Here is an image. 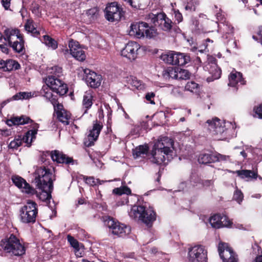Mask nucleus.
I'll use <instances>...</instances> for the list:
<instances>
[{"label":"nucleus","instance_id":"obj_1","mask_svg":"<svg viewBox=\"0 0 262 262\" xmlns=\"http://www.w3.org/2000/svg\"><path fill=\"white\" fill-rule=\"evenodd\" d=\"M52 151L43 152L40 157L43 165L37 167L34 174V182L38 188L46 192L47 198L51 197V193L53 189V181L55 180V176L51 171L52 166L50 165L49 157L51 158Z\"/></svg>","mask_w":262,"mask_h":262},{"label":"nucleus","instance_id":"obj_2","mask_svg":"<svg viewBox=\"0 0 262 262\" xmlns=\"http://www.w3.org/2000/svg\"><path fill=\"white\" fill-rule=\"evenodd\" d=\"M26 253V248L22 244L19 239L14 234L7 236L0 241V255L6 254L11 255L20 256Z\"/></svg>","mask_w":262,"mask_h":262},{"label":"nucleus","instance_id":"obj_3","mask_svg":"<svg viewBox=\"0 0 262 262\" xmlns=\"http://www.w3.org/2000/svg\"><path fill=\"white\" fill-rule=\"evenodd\" d=\"M129 215L132 218L141 221L148 228L152 226L157 218V213L154 208L148 206L146 203L133 206Z\"/></svg>","mask_w":262,"mask_h":262},{"label":"nucleus","instance_id":"obj_4","mask_svg":"<svg viewBox=\"0 0 262 262\" xmlns=\"http://www.w3.org/2000/svg\"><path fill=\"white\" fill-rule=\"evenodd\" d=\"M8 42L16 53H22L25 51L24 36L18 29L7 28L2 34L0 32V43Z\"/></svg>","mask_w":262,"mask_h":262},{"label":"nucleus","instance_id":"obj_5","mask_svg":"<svg viewBox=\"0 0 262 262\" xmlns=\"http://www.w3.org/2000/svg\"><path fill=\"white\" fill-rule=\"evenodd\" d=\"M156 30L153 27H149L145 22H135L131 24L129 35L137 38H141L145 36L151 38L156 36Z\"/></svg>","mask_w":262,"mask_h":262},{"label":"nucleus","instance_id":"obj_6","mask_svg":"<svg viewBox=\"0 0 262 262\" xmlns=\"http://www.w3.org/2000/svg\"><path fill=\"white\" fill-rule=\"evenodd\" d=\"M102 220L104 225L111 230L112 233L118 237H124L131 232L129 226L120 223L111 216H103Z\"/></svg>","mask_w":262,"mask_h":262},{"label":"nucleus","instance_id":"obj_7","mask_svg":"<svg viewBox=\"0 0 262 262\" xmlns=\"http://www.w3.org/2000/svg\"><path fill=\"white\" fill-rule=\"evenodd\" d=\"M38 214L37 204L31 200L27 201L26 204L20 210V221L25 224H34Z\"/></svg>","mask_w":262,"mask_h":262},{"label":"nucleus","instance_id":"obj_8","mask_svg":"<svg viewBox=\"0 0 262 262\" xmlns=\"http://www.w3.org/2000/svg\"><path fill=\"white\" fill-rule=\"evenodd\" d=\"M104 12L106 19L111 22L120 21L125 13L121 6L116 2L108 3Z\"/></svg>","mask_w":262,"mask_h":262},{"label":"nucleus","instance_id":"obj_9","mask_svg":"<svg viewBox=\"0 0 262 262\" xmlns=\"http://www.w3.org/2000/svg\"><path fill=\"white\" fill-rule=\"evenodd\" d=\"M207 250L202 245H195L188 248V262H207Z\"/></svg>","mask_w":262,"mask_h":262},{"label":"nucleus","instance_id":"obj_10","mask_svg":"<svg viewBox=\"0 0 262 262\" xmlns=\"http://www.w3.org/2000/svg\"><path fill=\"white\" fill-rule=\"evenodd\" d=\"M46 83L52 91L61 97L66 95L69 91L67 84L55 76H48L46 79Z\"/></svg>","mask_w":262,"mask_h":262},{"label":"nucleus","instance_id":"obj_11","mask_svg":"<svg viewBox=\"0 0 262 262\" xmlns=\"http://www.w3.org/2000/svg\"><path fill=\"white\" fill-rule=\"evenodd\" d=\"M217 250L223 262H237V255L228 243L220 242L218 245Z\"/></svg>","mask_w":262,"mask_h":262},{"label":"nucleus","instance_id":"obj_12","mask_svg":"<svg viewBox=\"0 0 262 262\" xmlns=\"http://www.w3.org/2000/svg\"><path fill=\"white\" fill-rule=\"evenodd\" d=\"M174 145L173 140L167 137H164L159 140L154 145L153 148L163 151L167 158V162L172 158L173 151L171 149L173 148Z\"/></svg>","mask_w":262,"mask_h":262},{"label":"nucleus","instance_id":"obj_13","mask_svg":"<svg viewBox=\"0 0 262 262\" xmlns=\"http://www.w3.org/2000/svg\"><path fill=\"white\" fill-rule=\"evenodd\" d=\"M204 69L211 75V76L207 78L208 82L213 81L221 77L222 70L217 66V59L214 57H211L208 59L207 63L204 67Z\"/></svg>","mask_w":262,"mask_h":262},{"label":"nucleus","instance_id":"obj_14","mask_svg":"<svg viewBox=\"0 0 262 262\" xmlns=\"http://www.w3.org/2000/svg\"><path fill=\"white\" fill-rule=\"evenodd\" d=\"M152 20L155 25L157 24L160 25L162 30L165 31H170L171 30L176 31L178 28V27L167 17L165 13H160L157 15H154Z\"/></svg>","mask_w":262,"mask_h":262},{"label":"nucleus","instance_id":"obj_15","mask_svg":"<svg viewBox=\"0 0 262 262\" xmlns=\"http://www.w3.org/2000/svg\"><path fill=\"white\" fill-rule=\"evenodd\" d=\"M83 79L88 86L92 88H98L101 83L102 76L96 72L86 69L84 70Z\"/></svg>","mask_w":262,"mask_h":262},{"label":"nucleus","instance_id":"obj_16","mask_svg":"<svg viewBox=\"0 0 262 262\" xmlns=\"http://www.w3.org/2000/svg\"><path fill=\"white\" fill-rule=\"evenodd\" d=\"M208 124V129L214 135H223L227 130L226 122L222 121L217 118H213L211 120L207 121Z\"/></svg>","mask_w":262,"mask_h":262},{"label":"nucleus","instance_id":"obj_17","mask_svg":"<svg viewBox=\"0 0 262 262\" xmlns=\"http://www.w3.org/2000/svg\"><path fill=\"white\" fill-rule=\"evenodd\" d=\"M140 49L139 45L135 41H129L121 50V55L130 61L135 60L138 55V51Z\"/></svg>","mask_w":262,"mask_h":262},{"label":"nucleus","instance_id":"obj_18","mask_svg":"<svg viewBox=\"0 0 262 262\" xmlns=\"http://www.w3.org/2000/svg\"><path fill=\"white\" fill-rule=\"evenodd\" d=\"M102 127V124L96 120L93 124V128L90 131L88 138L84 141V144L86 147H90L94 145V142L98 139Z\"/></svg>","mask_w":262,"mask_h":262},{"label":"nucleus","instance_id":"obj_19","mask_svg":"<svg viewBox=\"0 0 262 262\" xmlns=\"http://www.w3.org/2000/svg\"><path fill=\"white\" fill-rule=\"evenodd\" d=\"M69 47L70 54L77 60L82 61L85 59L84 51L80 47L79 42L73 39H70L69 41Z\"/></svg>","mask_w":262,"mask_h":262},{"label":"nucleus","instance_id":"obj_20","mask_svg":"<svg viewBox=\"0 0 262 262\" xmlns=\"http://www.w3.org/2000/svg\"><path fill=\"white\" fill-rule=\"evenodd\" d=\"M11 180L16 187L20 189L23 188L24 189L23 191L26 193L34 194L37 192L36 189L31 187L30 185L21 177L17 175L13 176Z\"/></svg>","mask_w":262,"mask_h":262},{"label":"nucleus","instance_id":"obj_21","mask_svg":"<svg viewBox=\"0 0 262 262\" xmlns=\"http://www.w3.org/2000/svg\"><path fill=\"white\" fill-rule=\"evenodd\" d=\"M51 159L53 161L56 162L58 164H74V160L72 157H69L58 150L52 151Z\"/></svg>","mask_w":262,"mask_h":262},{"label":"nucleus","instance_id":"obj_22","mask_svg":"<svg viewBox=\"0 0 262 262\" xmlns=\"http://www.w3.org/2000/svg\"><path fill=\"white\" fill-rule=\"evenodd\" d=\"M54 111L56 112L57 118L59 121L66 125L69 124V120L71 119V114L70 112L64 109L62 104H58L56 106V110Z\"/></svg>","mask_w":262,"mask_h":262},{"label":"nucleus","instance_id":"obj_23","mask_svg":"<svg viewBox=\"0 0 262 262\" xmlns=\"http://www.w3.org/2000/svg\"><path fill=\"white\" fill-rule=\"evenodd\" d=\"M222 155L221 154H213L212 153H202L198 158V162L200 164H207L215 163L220 160Z\"/></svg>","mask_w":262,"mask_h":262},{"label":"nucleus","instance_id":"obj_24","mask_svg":"<svg viewBox=\"0 0 262 262\" xmlns=\"http://www.w3.org/2000/svg\"><path fill=\"white\" fill-rule=\"evenodd\" d=\"M31 126L32 129L29 130L21 138L22 143H27L28 147L31 146L33 140L36 138V135L39 128V124L35 122H33Z\"/></svg>","mask_w":262,"mask_h":262},{"label":"nucleus","instance_id":"obj_25","mask_svg":"<svg viewBox=\"0 0 262 262\" xmlns=\"http://www.w3.org/2000/svg\"><path fill=\"white\" fill-rule=\"evenodd\" d=\"M34 122L30 117L21 115L20 117H13L6 121V124L9 126L23 125L31 123L32 124Z\"/></svg>","mask_w":262,"mask_h":262},{"label":"nucleus","instance_id":"obj_26","mask_svg":"<svg viewBox=\"0 0 262 262\" xmlns=\"http://www.w3.org/2000/svg\"><path fill=\"white\" fill-rule=\"evenodd\" d=\"M228 79V85L230 86L236 87L238 82H240L242 85H244L246 83L242 74L236 71L232 72L229 75Z\"/></svg>","mask_w":262,"mask_h":262},{"label":"nucleus","instance_id":"obj_27","mask_svg":"<svg viewBox=\"0 0 262 262\" xmlns=\"http://www.w3.org/2000/svg\"><path fill=\"white\" fill-rule=\"evenodd\" d=\"M94 93L92 91H88L85 92L82 100V106L85 111L84 114H86L88 111L90 109L94 101Z\"/></svg>","mask_w":262,"mask_h":262},{"label":"nucleus","instance_id":"obj_28","mask_svg":"<svg viewBox=\"0 0 262 262\" xmlns=\"http://www.w3.org/2000/svg\"><path fill=\"white\" fill-rule=\"evenodd\" d=\"M151 155L152 156L151 161L158 165H161L165 162L166 160H167L166 156L163 154V151L162 150L152 148Z\"/></svg>","mask_w":262,"mask_h":262},{"label":"nucleus","instance_id":"obj_29","mask_svg":"<svg viewBox=\"0 0 262 262\" xmlns=\"http://www.w3.org/2000/svg\"><path fill=\"white\" fill-rule=\"evenodd\" d=\"M233 173L237 174V176L242 179L248 178L250 180H256L258 178L257 171H254L252 170H238L233 171Z\"/></svg>","mask_w":262,"mask_h":262},{"label":"nucleus","instance_id":"obj_30","mask_svg":"<svg viewBox=\"0 0 262 262\" xmlns=\"http://www.w3.org/2000/svg\"><path fill=\"white\" fill-rule=\"evenodd\" d=\"M222 220H226V216L215 214L210 217L209 223L212 227L219 229L222 228Z\"/></svg>","mask_w":262,"mask_h":262},{"label":"nucleus","instance_id":"obj_31","mask_svg":"<svg viewBox=\"0 0 262 262\" xmlns=\"http://www.w3.org/2000/svg\"><path fill=\"white\" fill-rule=\"evenodd\" d=\"M176 64L183 66L190 61L191 58L189 54L178 52L177 54Z\"/></svg>","mask_w":262,"mask_h":262},{"label":"nucleus","instance_id":"obj_32","mask_svg":"<svg viewBox=\"0 0 262 262\" xmlns=\"http://www.w3.org/2000/svg\"><path fill=\"white\" fill-rule=\"evenodd\" d=\"M177 53L174 51H169L166 54H162L161 58L167 63L176 64V59L177 58L176 56H177Z\"/></svg>","mask_w":262,"mask_h":262},{"label":"nucleus","instance_id":"obj_33","mask_svg":"<svg viewBox=\"0 0 262 262\" xmlns=\"http://www.w3.org/2000/svg\"><path fill=\"white\" fill-rule=\"evenodd\" d=\"M185 89L196 95H200L201 93V86L193 81H188L185 86Z\"/></svg>","mask_w":262,"mask_h":262},{"label":"nucleus","instance_id":"obj_34","mask_svg":"<svg viewBox=\"0 0 262 262\" xmlns=\"http://www.w3.org/2000/svg\"><path fill=\"white\" fill-rule=\"evenodd\" d=\"M149 150L147 145H139L133 150V155L135 158H137L141 155L147 154Z\"/></svg>","mask_w":262,"mask_h":262},{"label":"nucleus","instance_id":"obj_35","mask_svg":"<svg viewBox=\"0 0 262 262\" xmlns=\"http://www.w3.org/2000/svg\"><path fill=\"white\" fill-rule=\"evenodd\" d=\"M42 42L53 50H55L58 47L57 41L48 35H43Z\"/></svg>","mask_w":262,"mask_h":262},{"label":"nucleus","instance_id":"obj_36","mask_svg":"<svg viewBox=\"0 0 262 262\" xmlns=\"http://www.w3.org/2000/svg\"><path fill=\"white\" fill-rule=\"evenodd\" d=\"M219 27L226 34L232 35L234 32V27L228 21L226 20L222 24H218Z\"/></svg>","mask_w":262,"mask_h":262},{"label":"nucleus","instance_id":"obj_37","mask_svg":"<svg viewBox=\"0 0 262 262\" xmlns=\"http://www.w3.org/2000/svg\"><path fill=\"white\" fill-rule=\"evenodd\" d=\"M202 180L200 176L195 173H192L190 177L189 181L192 187L201 189Z\"/></svg>","mask_w":262,"mask_h":262},{"label":"nucleus","instance_id":"obj_38","mask_svg":"<svg viewBox=\"0 0 262 262\" xmlns=\"http://www.w3.org/2000/svg\"><path fill=\"white\" fill-rule=\"evenodd\" d=\"M6 69L5 72H10L13 70H18L20 69L19 63L16 60L13 59L6 60Z\"/></svg>","mask_w":262,"mask_h":262},{"label":"nucleus","instance_id":"obj_39","mask_svg":"<svg viewBox=\"0 0 262 262\" xmlns=\"http://www.w3.org/2000/svg\"><path fill=\"white\" fill-rule=\"evenodd\" d=\"M178 67H168L165 71L164 74V76H167L171 79H178Z\"/></svg>","mask_w":262,"mask_h":262},{"label":"nucleus","instance_id":"obj_40","mask_svg":"<svg viewBox=\"0 0 262 262\" xmlns=\"http://www.w3.org/2000/svg\"><path fill=\"white\" fill-rule=\"evenodd\" d=\"M113 193L118 195H121L123 194L129 195L132 193L131 189L127 186L115 188L113 190Z\"/></svg>","mask_w":262,"mask_h":262},{"label":"nucleus","instance_id":"obj_41","mask_svg":"<svg viewBox=\"0 0 262 262\" xmlns=\"http://www.w3.org/2000/svg\"><path fill=\"white\" fill-rule=\"evenodd\" d=\"M190 73L188 70L178 67L177 80H186L190 77Z\"/></svg>","mask_w":262,"mask_h":262},{"label":"nucleus","instance_id":"obj_42","mask_svg":"<svg viewBox=\"0 0 262 262\" xmlns=\"http://www.w3.org/2000/svg\"><path fill=\"white\" fill-rule=\"evenodd\" d=\"M244 199V194L242 191L236 186V189L234 192L233 200L239 204H241Z\"/></svg>","mask_w":262,"mask_h":262},{"label":"nucleus","instance_id":"obj_43","mask_svg":"<svg viewBox=\"0 0 262 262\" xmlns=\"http://www.w3.org/2000/svg\"><path fill=\"white\" fill-rule=\"evenodd\" d=\"M32 97L31 92H20L16 93L13 96L14 100L28 99Z\"/></svg>","mask_w":262,"mask_h":262},{"label":"nucleus","instance_id":"obj_44","mask_svg":"<svg viewBox=\"0 0 262 262\" xmlns=\"http://www.w3.org/2000/svg\"><path fill=\"white\" fill-rule=\"evenodd\" d=\"M22 144V140L21 136H18L10 142L9 144L10 148L17 149Z\"/></svg>","mask_w":262,"mask_h":262},{"label":"nucleus","instance_id":"obj_45","mask_svg":"<svg viewBox=\"0 0 262 262\" xmlns=\"http://www.w3.org/2000/svg\"><path fill=\"white\" fill-rule=\"evenodd\" d=\"M199 5V2L198 0H189L185 6V9L190 11H194L197 6Z\"/></svg>","mask_w":262,"mask_h":262},{"label":"nucleus","instance_id":"obj_46","mask_svg":"<svg viewBox=\"0 0 262 262\" xmlns=\"http://www.w3.org/2000/svg\"><path fill=\"white\" fill-rule=\"evenodd\" d=\"M253 117L262 119V103L254 106L253 109Z\"/></svg>","mask_w":262,"mask_h":262},{"label":"nucleus","instance_id":"obj_47","mask_svg":"<svg viewBox=\"0 0 262 262\" xmlns=\"http://www.w3.org/2000/svg\"><path fill=\"white\" fill-rule=\"evenodd\" d=\"M51 73L52 74L51 76H55L59 78L62 75V69L58 66H55L52 68Z\"/></svg>","mask_w":262,"mask_h":262},{"label":"nucleus","instance_id":"obj_48","mask_svg":"<svg viewBox=\"0 0 262 262\" xmlns=\"http://www.w3.org/2000/svg\"><path fill=\"white\" fill-rule=\"evenodd\" d=\"M67 240L70 245L73 248H76L79 244V242L70 234L67 235Z\"/></svg>","mask_w":262,"mask_h":262},{"label":"nucleus","instance_id":"obj_49","mask_svg":"<svg viewBox=\"0 0 262 262\" xmlns=\"http://www.w3.org/2000/svg\"><path fill=\"white\" fill-rule=\"evenodd\" d=\"M156 94L154 92H148L146 94L145 98L146 100L150 102L151 104H155L154 98L155 97Z\"/></svg>","mask_w":262,"mask_h":262},{"label":"nucleus","instance_id":"obj_50","mask_svg":"<svg viewBox=\"0 0 262 262\" xmlns=\"http://www.w3.org/2000/svg\"><path fill=\"white\" fill-rule=\"evenodd\" d=\"M214 181L212 180H202L201 189L208 187L213 185Z\"/></svg>","mask_w":262,"mask_h":262},{"label":"nucleus","instance_id":"obj_51","mask_svg":"<svg viewBox=\"0 0 262 262\" xmlns=\"http://www.w3.org/2000/svg\"><path fill=\"white\" fill-rule=\"evenodd\" d=\"M83 179L88 184L91 186H94L96 184L95 179L93 177L83 176Z\"/></svg>","mask_w":262,"mask_h":262},{"label":"nucleus","instance_id":"obj_52","mask_svg":"<svg viewBox=\"0 0 262 262\" xmlns=\"http://www.w3.org/2000/svg\"><path fill=\"white\" fill-rule=\"evenodd\" d=\"M53 105L54 111L56 110V106L58 105V104H62L61 103H59L58 101V99L56 96L53 95L52 97V98H50L48 100Z\"/></svg>","mask_w":262,"mask_h":262},{"label":"nucleus","instance_id":"obj_53","mask_svg":"<svg viewBox=\"0 0 262 262\" xmlns=\"http://www.w3.org/2000/svg\"><path fill=\"white\" fill-rule=\"evenodd\" d=\"M51 90L49 87H47L46 89H43V96L46 98L47 99L49 100L50 98H52V97L53 96L52 92L50 91Z\"/></svg>","mask_w":262,"mask_h":262},{"label":"nucleus","instance_id":"obj_54","mask_svg":"<svg viewBox=\"0 0 262 262\" xmlns=\"http://www.w3.org/2000/svg\"><path fill=\"white\" fill-rule=\"evenodd\" d=\"M257 36L253 35L252 38L255 40L260 42L262 45V29H260L258 32L257 33Z\"/></svg>","mask_w":262,"mask_h":262},{"label":"nucleus","instance_id":"obj_55","mask_svg":"<svg viewBox=\"0 0 262 262\" xmlns=\"http://www.w3.org/2000/svg\"><path fill=\"white\" fill-rule=\"evenodd\" d=\"M7 42H4V43H0V51L4 53L8 54L9 49L8 48Z\"/></svg>","mask_w":262,"mask_h":262},{"label":"nucleus","instance_id":"obj_56","mask_svg":"<svg viewBox=\"0 0 262 262\" xmlns=\"http://www.w3.org/2000/svg\"><path fill=\"white\" fill-rule=\"evenodd\" d=\"M11 0H1L2 6L6 10H10Z\"/></svg>","mask_w":262,"mask_h":262},{"label":"nucleus","instance_id":"obj_57","mask_svg":"<svg viewBox=\"0 0 262 262\" xmlns=\"http://www.w3.org/2000/svg\"><path fill=\"white\" fill-rule=\"evenodd\" d=\"M216 19L219 21V24H222L226 20V18L221 13H217L216 15Z\"/></svg>","mask_w":262,"mask_h":262},{"label":"nucleus","instance_id":"obj_58","mask_svg":"<svg viewBox=\"0 0 262 262\" xmlns=\"http://www.w3.org/2000/svg\"><path fill=\"white\" fill-rule=\"evenodd\" d=\"M222 227H230L232 224V222L228 218V217L226 216V220H222Z\"/></svg>","mask_w":262,"mask_h":262},{"label":"nucleus","instance_id":"obj_59","mask_svg":"<svg viewBox=\"0 0 262 262\" xmlns=\"http://www.w3.org/2000/svg\"><path fill=\"white\" fill-rule=\"evenodd\" d=\"M141 5L140 1V0H131L130 1V4L132 7L134 8H137L138 7H139L140 5Z\"/></svg>","mask_w":262,"mask_h":262},{"label":"nucleus","instance_id":"obj_60","mask_svg":"<svg viewBox=\"0 0 262 262\" xmlns=\"http://www.w3.org/2000/svg\"><path fill=\"white\" fill-rule=\"evenodd\" d=\"M25 28L26 31L28 32H31V30H32L34 27L32 25L31 23H29V21L27 22L25 25Z\"/></svg>","mask_w":262,"mask_h":262},{"label":"nucleus","instance_id":"obj_61","mask_svg":"<svg viewBox=\"0 0 262 262\" xmlns=\"http://www.w3.org/2000/svg\"><path fill=\"white\" fill-rule=\"evenodd\" d=\"M36 187H37L36 186ZM36 188L38 189L37 187H36ZM39 189V188H38ZM40 190V189H39ZM40 190L42 191V192L44 193V194H40V195H39V199L42 200V201H47V200H50V199L51 198V196L50 197V198H47V193L46 192H45L44 191H43L42 190L40 189Z\"/></svg>","mask_w":262,"mask_h":262},{"label":"nucleus","instance_id":"obj_62","mask_svg":"<svg viewBox=\"0 0 262 262\" xmlns=\"http://www.w3.org/2000/svg\"><path fill=\"white\" fill-rule=\"evenodd\" d=\"M175 18L178 23L181 22L183 19L182 15L179 11L175 12Z\"/></svg>","mask_w":262,"mask_h":262},{"label":"nucleus","instance_id":"obj_63","mask_svg":"<svg viewBox=\"0 0 262 262\" xmlns=\"http://www.w3.org/2000/svg\"><path fill=\"white\" fill-rule=\"evenodd\" d=\"M30 32L32 34L33 36L36 37H38L40 35L39 32L35 28H34L32 30H31Z\"/></svg>","mask_w":262,"mask_h":262},{"label":"nucleus","instance_id":"obj_64","mask_svg":"<svg viewBox=\"0 0 262 262\" xmlns=\"http://www.w3.org/2000/svg\"><path fill=\"white\" fill-rule=\"evenodd\" d=\"M252 262H262V255H257Z\"/></svg>","mask_w":262,"mask_h":262}]
</instances>
